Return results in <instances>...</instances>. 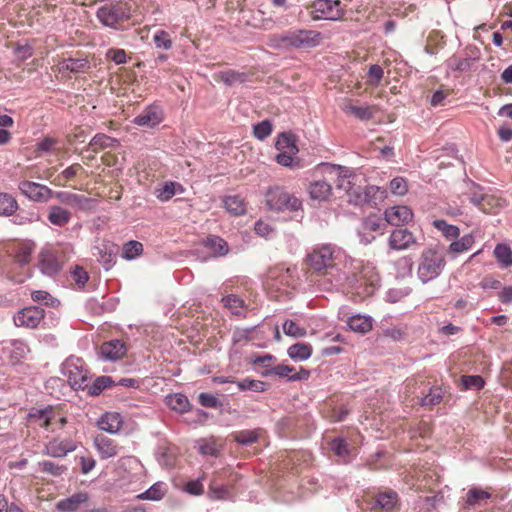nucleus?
Here are the masks:
<instances>
[{
    "label": "nucleus",
    "instance_id": "nucleus-1",
    "mask_svg": "<svg viewBox=\"0 0 512 512\" xmlns=\"http://www.w3.org/2000/svg\"><path fill=\"white\" fill-rule=\"evenodd\" d=\"M342 257L343 253L332 245H322L308 254L307 263L321 275L319 285L324 289L329 290L343 284L344 271L340 268Z\"/></svg>",
    "mask_w": 512,
    "mask_h": 512
},
{
    "label": "nucleus",
    "instance_id": "nucleus-2",
    "mask_svg": "<svg viewBox=\"0 0 512 512\" xmlns=\"http://www.w3.org/2000/svg\"><path fill=\"white\" fill-rule=\"evenodd\" d=\"M380 277L376 268L370 264L357 262L350 275L344 272L342 285L354 301H362L372 296L379 285Z\"/></svg>",
    "mask_w": 512,
    "mask_h": 512
},
{
    "label": "nucleus",
    "instance_id": "nucleus-3",
    "mask_svg": "<svg viewBox=\"0 0 512 512\" xmlns=\"http://www.w3.org/2000/svg\"><path fill=\"white\" fill-rule=\"evenodd\" d=\"M35 244L31 241L14 242L8 247V254L13 259L14 267L7 270V277L15 283H23L30 277L29 263Z\"/></svg>",
    "mask_w": 512,
    "mask_h": 512
},
{
    "label": "nucleus",
    "instance_id": "nucleus-4",
    "mask_svg": "<svg viewBox=\"0 0 512 512\" xmlns=\"http://www.w3.org/2000/svg\"><path fill=\"white\" fill-rule=\"evenodd\" d=\"M322 40L321 33L314 30L287 31L277 38V46L281 48L308 49L316 47Z\"/></svg>",
    "mask_w": 512,
    "mask_h": 512
},
{
    "label": "nucleus",
    "instance_id": "nucleus-5",
    "mask_svg": "<svg viewBox=\"0 0 512 512\" xmlns=\"http://www.w3.org/2000/svg\"><path fill=\"white\" fill-rule=\"evenodd\" d=\"M445 263L442 253L431 248L424 250L417 270L418 278L423 283L437 278L441 274Z\"/></svg>",
    "mask_w": 512,
    "mask_h": 512
},
{
    "label": "nucleus",
    "instance_id": "nucleus-6",
    "mask_svg": "<svg viewBox=\"0 0 512 512\" xmlns=\"http://www.w3.org/2000/svg\"><path fill=\"white\" fill-rule=\"evenodd\" d=\"M96 16L104 26L118 29L124 21L131 17V7L124 1L106 4L98 8Z\"/></svg>",
    "mask_w": 512,
    "mask_h": 512
},
{
    "label": "nucleus",
    "instance_id": "nucleus-7",
    "mask_svg": "<svg viewBox=\"0 0 512 512\" xmlns=\"http://www.w3.org/2000/svg\"><path fill=\"white\" fill-rule=\"evenodd\" d=\"M266 205L270 210L284 212L297 211L301 208V201L294 195L288 193L280 186H274L265 193Z\"/></svg>",
    "mask_w": 512,
    "mask_h": 512
},
{
    "label": "nucleus",
    "instance_id": "nucleus-8",
    "mask_svg": "<svg viewBox=\"0 0 512 512\" xmlns=\"http://www.w3.org/2000/svg\"><path fill=\"white\" fill-rule=\"evenodd\" d=\"M305 8L313 20L337 21L345 14L340 0H314Z\"/></svg>",
    "mask_w": 512,
    "mask_h": 512
},
{
    "label": "nucleus",
    "instance_id": "nucleus-9",
    "mask_svg": "<svg viewBox=\"0 0 512 512\" xmlns=\"http://www.w3.org/2000/svg\"><path fill=\"white\" fill-rule=\"evenodd\" d=\"M63 375L67 377L68 383L74 389H84L88 379V371L80 358H68L62 368Z\"/></svg>",
    "mask_w": 512,
    "mask_h": 512
},
{
    "label": "nucleus",
    "instance_id": "nucleus-10",
    "mask_svg": "<svg viewBox=\"0 0 512 512\" xmlns=\"http://www.w3.org/2000/svg\"><path fill=\"white\" fill-rule=\"evenodd\" d=\"M18 188L24 196L35 202H47L54 195L48 186L28 180L20 181Z\"/></svg>",
    "mask_w": 512,
    "mask_h": 512
},
{
    "label": "nucleus",
    "instance_id": "nucleus-11",
    "mask_svg": "<svg viewBox=\"0 0 512 512\" xmlns=\"http://www.w3.org/2000/svg\"><path fill=\"white\" fill-rule=\"evenodd\" d=\"M64 263L61 252L53 249L43 250L39 255V267L41 271L49 276L58 273Z\"/></svg>",
    "mask_w": 512,
    "mask_h": 512
},
{
    "label": "nucleus",
    "instance_id": "nucleus-12",
    "mask_svg": "<svg viewBox=\"0 0 512 512\" xmlns=\"http://www.w3.org/2000/svg\"><path fill=\"white\" fill-rule=\"evenodd\" d=\"M77 449V442L72 438H53L45 445L43 454L54 458L65 457L68 453Z\"/></svg>",
    "mask_w": 512,
    "mask_h": 512
},
{
    "label": "nucleus",
    "instance_id": "nucleus-13",
    "mask_svg": "<svg viewBox=\"0 0 512 512\" xmlns=\"http://www.w3.org/2000/svg\"><path fill=\"white\" fill-rule=\"evenodd\" d=\"M420 392L422 396L420 397L417 395V398H419V404L429 409L439 405L450 396L449 387L445 385L432 386L429 388V392L427 394H425L424 388Z\"/></svg>",
    "mask_w": 512,
    "mask_h": 512
},
{
    "label": "nucleus",
    "instance_id": "nucleus-14",
    "mask_svg": "<svg viewBox=\"0 0 512 512\" xmlns=\"http://www.w3.org/2000/svg\"><path fill=\"white\" fill-rule=\"evenodd\" d=\"M44 318V310L37 306L26 307L14 316L16 326L35 328Z\"/></svg>",
    "mask_w": 512,
    "mask_h": 512
},
{
    "label": "nucleus",
    "instance_id": "nucleus-15",
    "mask_svg": "<svg viewBox=\"0 0 512 512\" xmlns=\"http://www.w3.org/2000/svg\"><path fill=\"white\" fill-rule=\"evenodd\" d=\"M373 510L376 512H397L398 495L396 492L389 490L380 492L375 495L372 503Z\"/></svg>",
    "mask_w": 512,
    "mask_h": 512
},
{
    "label": "nucleus",
    "instance_id": "nucleus-16",
    "mask_svg": "<svg viewBox=\"0 0 512 512\" xmlns=\"http://www.w3.org/2000/svg\"><path fill=\"white\" fill-rule=\"evenodd\" d=\"M416 244V238L407 228L395 229L391 232L388 245L393 250H405Z\"/></svg>",
    "mask_w": 512,
    "mask_h": 512
},
{
    "label": "nucleus",
    "instance_id": "nucleus-17",
    "mask_svg": "<svg viewBox=\"0 0 512 512\" xmlns=\"http://www.w3.org/2000/svg\"><path fill=\"white\" fill-rule=\"evenodd\" d=\"M471 202L481 209L484 213H496L504 206L505 201L492 194H474Z\"/></svg>",
    "mask_w": 512,
    "mask_h": 512
},
{
    "label": "nucleus",
    "instance_id": "nucleus-18",
    "mask_svg": "<svg viewBox=\"0 0 512 512\" xmlns=\"http://www.w3.org/2000/svg\"><path fill=\"white\" fill-rule=\"evenodd\" d=\"M93 443L101 459L115 457L120 451L118 443L103 434L96 435Z\"/></svg>",
    "mask_w": 512,
    "mask_h": 512
},
{
    "label": "nucleus",
    "instance_id": "nucleus-19",
    "mask_svg": "<svg viewBox=\"0 0 512 512\" xmlns=\"http://www.w3.org/2000/svg\"><path fill=\"white\" fill-rule=\"evenodd\" d=\"M89 500L87 492H78L56 503L59 512H78Z\"/></svg>",
    "mask_w": 512,
    "mask_h": 512
},
{
    "label": "nucleus",
    "instance_id": "nucleus-20",
    "mask_svg": "<svg viewBox=\"0 0 512 512\" xmlns=\"http://www.w3.org/2000/svg\"><path fill=\"white\" fill-rule=\"evenodd\" d=\"M412 218L413 212L408 206H393L385 211V220L393 226H400L404 223H408Z\"/></svg>",
    "mask_w": 512,
    "mask_h": 512
},
{
    "label": "nucleus",
    "instance_id": "nucleus-21",
    "mask_svg": "<svg viewBox=\"0 0 512 512\" xmlns=\"http://www.w3.org/2000/svg\"><path fill=\"white\" fill-rule=\"evenodd\" d=\"M53 197L61 203L79 210L88 209L92 202L90 198L72 192H54Z\"/></svg>",
    "mask_w": 512,
    "mask_h": 512
},
{
    "label": "nucleus",
    "instance_id": "nucleus-22",
    "mask_svg": "<svg viewBox=\"0 0 512 512\" xmlns=\"http://www.w3.org/2000/svg\"><path fill=\"white\" fill-rule=\"evenodd\" d=\"M162 120V111L156 106H150L135 117L134 123L139 126L152 128L161 123Z\"/></svg>",
    "mask_w": 512,
    "mask_h": 512
},
{
    "label": "nucleus",
    "instance_id": "nucleus-23",
    "mask_svg": "<svg viewBox=\"0 0 512 512\" xmlns=\"http://www.w3.org/2000/svg\"><path fill=\"white\" fill-rule=\"evenodd\" d=\"M342 110L346 114L352 115L362 121L372 119L379 111L376 105L357 106L350 101H346L343 104Z\"/></svg>",
    "mask_w": 512,
    "mask_h": 512
},
{
    "label": "nucleus",
    "instance_id": "nucleus-24",
    "mask_svg": "<svg viewBox=\"0 0 512 512\" xmlns=\"http://www.w3.org/2000/svg\"><path fill=\"white\" fill-rule=\"evenodd\" d=\"M127 352L126 345L123 341L115 339L105 342L100 347V353L107 360L121 359Z\"/></svg>",
    "mask_w": 512,
    "mask_h": 512
},
{
    "label": "nucleus",
    "instance_id": "nucleus-25",
    "mask_svg": "<svg viewBox=\"0 0 512 512\" xmlns=\"http://www.w3.org/2000/svg\"><path fill=\"white\" fill-rule=\"evenodd\" d=\"M123 420L119 413L107 412L97 422L99 429L111 434L117 433L122 427Z\"/></svg>",
    "mask_w": 512,
    "mask_h": 512
},
{
    "label": "nucleus",
    "instance_id": "nucleus-26",
    "mask_svg": "<svg viewBox=\"0 0 512 512\" xmlns=\"http://www.w3.org/2000/svg\"><path fill=\"white\" fill-rule=\"evenodd\" d=\"M71 218V212L61 206L51 205L48 208L47 219L54 226L63 227L70 222Z\"/></svg>",
    "mask_w": 512,
    "mask_h": 512
},
{
    "label": "nucleus",
    "instance_id": "nucleus-27",
    "mask_svg": "<svg viewBox=\"0 0 512 512\" xmlns=\"http://www.w3.org/2000/svg\"><path fill=\"white\" fill-rule=\"evenodd\" d=\"M308 191L312 199L325 201L332 194V187L327 181L317 180L310 183Z\"/></svg>",
    "mask_w": 512,
    "mask_h": 512
},
{
    "label": "nucleus",
    "instance_id": "nucleus-28",
    "mask_svg": "<svg viewBox=\"0 0 512 512\" xmlns=\"http://www.w3.org/2000/svg\"><path fill=\"white\" fill-rule=\"evenodd\" d=\"M223 204L225 209L234 216H240L246 213L247 205L245 200L239 195H229L224 197Z\"/></svg>",
    "mask_w": 512,
    "mask_h": 512
},
{
    "label": "nucleus",
    "instance_id": "nucleus-29",
    "mask_svg": "<svg viewBox=\"0 0 512 512\" xmlns=\"http://www.w3.org/2000/svg\"><path fill=\"white\" fill-rule=\"evenodd\" d=\"M48 427L52 431L63 428L67 423V413L61 406H48Z\"/></svg>",
    "mask_w": 512,
    "mask_h": 512
},
{
    "label": "nucleus",
    "instance_id": "nucleus-30",
    "mask_svg": "<svg viewBox=\"0 0 512 512\" xmlns=\"http://www.w3.org/2000/svg\"><path fill=\"white\" fill-rule=\"evenodd\" d=\"M446 44L445 36L438 30H433L427 37L425 52L430 55L437 54Z\"/></svg>",
    "mask_w": 512,
    "mask_h": 512
},
{
    "label": "nucleus",
    "instance_id": "nucleus-31",
    "mask_svg": "<svg viewBox=\"0 0 512 512\" xmlns=\"http://www.w3.org/2000/svg\"><path fill=\"white\" fill-rule=\"evenodd\" d=\"M117 140L103 133L96 134L89 142L88 149L93 153H98L101 150L109 147H114Z\"/></svg>",
    "mask_w": 512,
    "mask_h": 512
},
{
    "label": "nucleus",
    "instance_id": "nucleus-32",
    "mask_svg": "<svg viewBox=\"0 0 512 512\" xmlns=\"http://www.w3.org/2000/svg\"><path fill=\"white\" fill-rule=\"evenodd\" d=\"M204 246L214 256H223L228 252L227 242L219 236H208L204 241Z\"/></svg>",
    "mask_w": 512,
    "mask_h": 512
},
{
    "label": "nucleus",
    "instance_id": "nucleus-33",
    "mask_svg": "<svg viewBox=\"0 0 512 512\" xmlns=\"http://www.w3.org/2000/svg\"><path fill=\"white\" fill-rule=\"evenodd\" d=\"M89 68V62L83 58H67L60 63L59 70L72 73L85 72Z\"/></svg>",
    "mask_w": 512,
    "mask_h": 512
},
{
    "label": "nucleus",
    "instance_id": "nucleus-34",
    "mask_svg": "<svg viewBox=\"0 0 512 512\" xmlns=\"http://www.w3.org/2000/svg\"><path fill=\"white\" fill-rule=\"evenodd\" d=\"M167 485L164 482H156L147 491L137 495L141 500H161L167 493Z\"/></svg>",
    "mask_w": 512,
    "mask_h": 512
},
{
    "label": "nucleus",
    "instance_id": "nucleus-35",
    "mask_svg": "<svg viewBox=\"0 0 512 512\" xmlns=\"http://www.w3.org/2000/svg\"><path fill=\"white\" fill-rule=\"evenodd\" d=\"M348 325L352 331L366 334L372 329V319L369 316L355 315L349 319Z\"/></svg>",
    "mask_w": 512,
    "mask_h": 512
},
{
    "label": "nucleus",
    "instance_id": "nucleus-36",
    "mask_svg": "<svg viewBox=\"0 0 512 512\" xmlns=\"http://www.w3.org/2000/svg\"><path fill=\"white\" fill-rule=\"evenodd\" d=\"M312 354V346L309 343L299 342L288 348V355L296 361L308 359Z\"/></svg>",
    "mask_w": 512,
    "mask_h": 512
},
{
    "label": "nucleus",
    "instance_id": "nucleus-37",
    "mask_svg": "<svg viewBox=\"0 0 512 512\" xmlns=\"http://www.w3.org/2000/svg\"><path fill=\"white\" fill-rule=\"evenodd\" d=\"M209 497L213 500H227L232 497V490L230 487L219 483L215 478L209 486Z\"/></svg>",
    "mask_w": 512,
    "mask_h": 512
},
{
    "label": "nucleus",
    "instance_id": "nucleus-38",
    "mask_svg": "<svg viewBox=\"0 0 512 512\" xmlns=\"http://www.w3.org/2000/svg\"><path fill=\"white\" fill-rule=\"evenodd\" d=\"M216 81H221L228 86L234 85L235 83H243L246 80L244 73L229 69L226 71H220L214 75Z\"/></svg>",
    "mask_w": 512,
    "mask_h": 512
},
{
    "label": "nucleus",
    "instance_id": "nucleus-39",
    "mask_svg": "<svg viewBox=\"0 0 512 512\" xmlns=\"http://www.w3.org/2000/svg\"><path fill=\"white\" fill-rule=\"evenodd\" d=\"M477 59V57H460L457 55H453L450 57L446 64L453 71L464 72L470 70L473 62Z\"/></svg>",
    "mask_w": 512,
    "mask_h": 512
},
{
    "label": "nucleus",
    "instance_id": "nucleus-40",
    "mask_svg": "<svg viewBox=\"0 0 512 512\" xmlns=\"http://www.w3.org/2000/svg\"><path fill=\"white\" fill-rule=\"evenodd\" d=\"M262 429L241 430L233 433V440L242 445H249L258 441L262 434Z\"/></svg>",
    "mask_w": 512,
    "mask_h": 512
},
{
    "label": "nucleus",
    "instance_id": "nucleus-41",
    "mask_svg": "<svg viewBox=\"0 0 512 512\" xmlns=\"http://www.w3.org/2000/svg\"><path fill=\"white\" fill-rule=\"evenodd\" d=\"M493 253L502 268L512 266V249L509 245L497 244Z\"/></svg>",
    "mask_w": 512,
    "mask_h": 512
},
{
    "label": "nucleus",
    "instance_id": "nucleus-42",
    "mask_svg": "<svg viewBox=\"0 0 512 512\" xmlns=\"http://www.w3.org/2000/svg\"><path fill=\"white\" fill-rule=\"evenodd\" d=\"M329 448L336 456H338L344 462H347L351 456V449L347 442L342 438H334L329 442Z\"/></svg>",
    "mask_w": 512,
    "mask_h": 512
},
{
    "label": "nucleus",
    "instance_id": "nucleus-43",
    "mask_svg": "<svg viewBox=\"0 0 512 512\" xmlns=\"http://www.w3.org/2000/svg\"><path fill=\"white\" fill-rule=\"evenodd\" d=\"M491 497V494L481 488H471L467 492L466 503L469 506H481Z\"/></svg>",
    "mask_w": 512,
    "mask_h": 512
},
{
    "label": "nucleus",
    "instance_id": "nucleus-44",
    "mask_svg": "<svg viewBox=\"0 0 512 512\" xmlns=\"http://www.w3.org/2000/svg\"><path fill=\"white\" fill-rule=\"evenodd\" d=\"M84 168L79 163H74L71 166L64 169L58 176L57 181L61 186H66L67 183L74 179L77 175L84 173Z\"/></svg>",
    "mask_w": 512,
    "mask_h": 512
},
{
    "label": "nucleus",
    "instance_id": "nucleus-45",
    "mask_svg": "<svg viewBox=\"0 0 512 512\" xmlns=\"http://www.w3.org/2000/svg\"><path fill=\"white\" fill-rule=\"evenodd\" d=\"M48 406L40 409V408H32L28 413V420L38 425L39 427L49 429L48 427Z\"/></svg>",
    "mask_w": 512,
    "mask_h": 512
},
{
    "label": "nucleus",
    "instance_id": "nucleus-46",
    "mask_svg": "<svg viewBox=\"0 0 512 512\" xmlns=\"http://www.w3.org/2000/svg\"><path fill=\"white\" fill-rule=\"evenodd\" d=\"M474 242V236L472 234H466L460 239L453 241L449 245L448 251L454 254L463 253L469 250L473 246Z\"/></svg>",
    "mask_w": 512,
    "mask_h": 512
},
{
    "label": "nucleus",
    "instance_id": "nucleus-47",
    "mask_svg": "<svg viewBox=\"0 0 512 512\" xmlns=\"http://www.w3.org/2000/svg\"><path fill=\"white\" fill-rule=\"evenodd\" d=\"M276 148L279 151H286V153H298V147L295 144V138L290 133H282L277 142Z\"/></svg>",
    "mask_w": 512,
    "mask_h": 512
},
{
    "label": "nucleus",
    "instance_id": "nucleus-48",
    "mask_svg": "<svg viewBox=\"0 0 512 512\" xmlns=\"http://www.w3.org/2000/svg\"><path fill=\"white\" fill-rule=\"evenodd\" d=\"M168 406L177 412L184 413L188 411L190 403L183 394H173L167 397Z\"/></svg>",
    "mask_w": 512,
    "mask_h": 512
},
{
    "label": "nucleus",
    "instance_id": "nucleus-49",
    "mask_svg": "<svg viewBox=\"0 0 512 512\" xmlns=\"http://www.w3.org/2000/svg\"><path fill=\"white\" fill-rule=\"evenodd\" d=\"M433 226L441 231L447 239H457L460 235V230L457 226L448 224L445 220H434Z\"/></svg>",
    "mask_w": 512,
    "mask_h": 512
},
{
    "label": "nucleus",
    "instance_id": "nucleus-50",
    "mask_svg": "<svg viewBox=\"0 0 512 512\" xmlns=\"http://www.w3.org/2000/svg\"><path fill=\"white\" fill-rule=\"evenodd\" d=\"M485 381L480 375H464L461 377V390H480Z\"/></svg>",
    "mask_w": 512,
    "mask_h": 512
},
{
    "label": "nucleus",
    "instance_id": "nucleus-51",
    "mask_svg": "<svg viewBox=\"0 0 512 512\" xmlns=\"http://www.w3.org/2000/svg\"><path fill=\"white\" fill-rule=\"evenodd\" d=\"M177 188L182 190L179 183L166 182L161 188L156 190V197L161 201H168L177 193Z\"/></svg>",
    "mask_w": 512,
    "mask_h": 512
},
{
    "label": "nucleus",
    "instance_id": "nucleus-52",
    "mask_svg": "<svg viewBox=\"0 0 512 512\" xmlns=\"http://www.w3.org/2000/svg\"><path fill=\"white\" fill-rule=\"evenodd\" d=\"M17 207V202L12 196L0 193V215L10 216L16 211Z\"/></svg>",
    "mask_w": 512,
    "mask_h": 512
},
{
    "label": "nucleus",
    "instance_id": "nucleus-53",
    "mask_svg": "<svg viewBox=\"0 0 512 512\" xmlns=\"http://www.w3.org/2000/svg\"><path fill=\"white\" fill-rule=\"evenodd\" d=\"M295 269L286 268L285 270H273L270 272V280L279 282L281 285L289 286L291 284Z\"/></svg>",
    "mask_w": 512,
    "mask_h": 512
},
{
    "label": "nucleus",
    "instance_id": "nucleus-54",
    "mask_svg": "<svg viewBox=\"0 0 512 512\" xmlns=\"http://www.w3.org/2000/svg\"><path fill=\"white\" fill-rule=\"evenodd\" d=\"M225 307H227L233 314L241 315L244 312V301L237 295H228L222 299Z\"/></svg>",
    "mask_w": 512,
    "mask_h": 512
},
{
    "label": "nucleus",
    "instance_id": "nucleus-55",
    "mask_svg": "<svg viewBox=\"0 0 512 512\" xmlns=\"http://www.w3.org/2000/svg\"><path fill=\"white\" fill-rule=\"evenodd\" d=\"M39 470L43 473L52 475V476H61L63 473L67 471V467L64 465H58L52 461L45 460L38 463Z\"/></svg>",
    "mask_w": 512,
    "mask_h": 512
},
{
    "label": "nucleus",
    "instance_id": "nucleus-56",
    "mask_svg": "<svg viewBox=\"0 0 512 512\" xmlns=\"http://www.w3.org/2000/svg\"><path fill=\"white\" fill-rule=\"evenodd\" d=\"M384 76L383 68L380 65H371L367 72V85L377 87L380 85Z\"/></svg>",
    "mask_w": 512,
    "mask_h": 512
},
{
    "label": "nucleus",
    "instance_id": "nucleus-57",
    "mask_svg": "<svg viewBox=\"0 0 512 512\" xmlns=\"http://www.w3.org/2000/svg\"><path fill=\"white\" fill-rule=\"evenodd\" d=\"M453 90L441 85L431 96L430 104L433 107L444 106L445 100L452 94Z\"/></svg>",
    "mask_w": 512,
    "mask_h": 512
},
{
    "label": "nucleus",
    "instance_id": "nucleus-58",
    "mask_svg": "<svg viewBox=\"0 0 512 512\" xmlns=\"http://www.w3.org/2000/svg\"><path fill=\"white\" fill-rule=\"evenodd\" d=\"M283 332L291 337L300 338L304 337L307 334V330L304 327L299 326L293 320H286L283 323Z\"/></svg>",
    "mask_w": 512,
    "mask_h": 512
},
{
    "label": "nucleus",
    "instance_id": "nucleus-59",
    "mask_svg": "<svg viewBox=\"0 0 512 512\" xmlns=\"http://www.w3.org/2000/svg\"><path fill=\"white\" fill-rule=\"evenodd\" d=\"M153 41L157 48L164 50H170L173 46L170 34L165 30H158L153 36Z\"/></svg>",
    "mask_w": 512,
    "mask_h": 512
},
{
    "label": "nucleus",
    "instance_id": "nucleus-60",
    "mask_svg": "<svg viewBox=\"0 0 512 512\" xmlns=\"http://www.w3.org/2000/svg\"><path fill=\"white\" fill-rule=\"evenodd\" d=\"M350 177L351 176H347L346 174L343 176L339 175L337 188L344 190L348 195L354 194L356 198H360L361 191L359 188H354Z\"/></svg>",
    "mask_w": 512,
    "mask_h": 512
},
{
    "label": "nucleus",
    "instance_id": "nucleus-61",
    "mask_svg": "<svg viewBox=\"0 0 512 512\" xmlns=\"http://www.w3.org/2000/svg\"><path fill=\"white\" fill-rule=\"evenodd\" d=\"M143 251L142 243L138 241H129L123 246V257L126 259H133L139 256Z\"/></svg>",
    "mask_w": 512,
    "mask_h": 512
},
{
    "label": "nucleus",
    "instance_id": "nucleus-62",
    "mask_svg": "<svg viewBox=\"0 0 512 512\" xmlns=\"http://www.w3.org/2000/svg\"><path fill=\"white\" fill-rule=\"evenodd\" d=\"M324 413L332 422H340L348 415V409L344 406L328 407Z\"/></svg>",
    "mask_w": 512,
    "mask_h": 512
},
{
    "label": "nucleus",
    "instance_id": "nucleus-63",
    "mask_svg": "<svg viewBox=\"0 0 512 512\" xmlns=\"http://www.w3.org/2000/svg\"><path fill=\"white\" fill-rule=\"evenodd\" d=\"M310 460V454L303 451H293L288 456L287 465H292L291 469L298 472L300 462H307Z\"/></svg>",
    "mask_w": 512,
    "mask_h": 512
},
{
    "label": "nucleus",
    "instance_id": "nucleus-64",
    "mask_svg": "<svg viewBox=\"0 0 512 512\" xmlns=\"http://www.w3.org/2000/svg\"><path fill=\"white\" fill-rule=\"evenodd\" d=\"M254 136L259 140H264L272 133V124L269 120H264L256 124L253 128Z\"/></svg>",
    "mask_w": 512,
    "mask_h": 512
}]
</instances>
